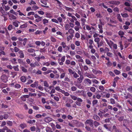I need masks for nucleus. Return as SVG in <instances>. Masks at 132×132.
Returning <instances> with one entry per match:
<instances>
[{"label":"nucleus","mask_w":132,"mask_h":132,"mask_svg":"<svg viewBox=\"0 0 132 132\" xmlns=\"http://www.w3.org/2000/svg\"><path fill=\"white\" fill-rule=\"evenodd\" d=\"M118 34L120 36L121 38H122L123 37V35H124V33L123 31L121 30H120L118 32Z\"/></svg>","instance_id":"dca6fc26"},{"label":"nucleus","mask_w":132,"mask_h":132,"mask_svg":"<svg viewBox=\"0 0 132 132\" xmlns=\"http://www.w3.org/2000/svg\"><path fill=\"white\" fill-rule=\"evenodd\" d=\"M27 23H25L21 26L20 27L21 28H23L27 27Z\"/></svg>","instance_id":"680f3d73"},{"label":"nucleus","mask_w":132,"mask_h":132,"mask_svg":"<svg viewBox=\"0 0 132 132\" xmlns=\"http://www.w3.org/2000/svg\"><path fill=\"white\" fill-rule=\"evenodd\" d=\"M73 101L69 98H67L65 100V106L67 108H70L71 106V104L73 103Z\"/></svg>","instance_id":"f257e3e1"},{"label":"nucleus","mask_w":132,"mask_h":132,"mask_svg":"<svg viewBox=\"0 0 132 132\" xmlns=\"http://www.w3.org/2000/svg\"><path fill=\"white\" fill-rule=\"evenodd\" d=\"M94 41L97 44L100 41V39L98 37L95 38L94 39Z\"/></svg>","instance_id":"864d4df0"},{"label":"nucleus","mask_w":132,"mask_h":132,"mask_svg":"<svg viewBox=\"0 0 132 132\" xmlns=\"http://www.w3.org/2000/svg\"><path fill=\"white\" fill-rule=\"evenodd\" d=\"M117 54L118 56L120 57V58L122 59L123 60H125V57L124 56H122L121 54V53L120 52H118L117 53Z\"/></svg>","instance_id":"5fc2aeb1"},{"label":"nucleus","mask_w":132,"mask_h":132,"mask_svg":"<svg viewBox=\"0 0 132 132\" xmlns=\"http://www.w3.org/2000/svg\"><path fill=\"white\" fill-rule=\"evenodd\" d=\"M110 94L109 93H106L105 95H103V97H106L107 98H109L110 97Z\"/></svg>","instance_id":"a19ab883"},{"label":"nucleus","mask_w":132,"mask_h":132,"mask_svg":"<svg viewBox=\"0 0 132 132\" xmlns=\"http://www.w3.org/2000/svg\"><path fill=\"white\" fill-rule=\"evenodd\" d=\"M34 16L35 18H37L35 20V21L36 22H38L41 21L42 17L40 16L37 14H35Z\"/></svg>","instance_id":"423d86ee"},{"label":"nucleus","mask_w":132,"mask_h":132,"mask_svg":"<svg viewBox=\"0 0 132 132\" xmlns=\"http://www.w3.org/2000/svg\"><path fill=\"white\" fill-rule=\"evenodd\" d=\"M94 124L95 127H97L100 124L99 122L96 121H95L94 122Z\"/></svg>","instance_id":"58836bf2"},{"label":"nucleus","mask_w":132,"mask_h":132,"mask_svg":"<svg viewBox=\"0 0 132 132\" xmlns=\"http://www.w3.org/2000/svg\"><path fill=\"white\" fill-rule=\"evenodd\" d=\"M68 71L70 75H72L74 73V72L71 69H68Z\"/></svg>","instance_id":"79ce46f5"},{"label":"nucleus","mask_w":132,"mask_h":132,"mask_svg":"<svg viewBox=\"0 0 132 132\" xmlns=\"http://www.w3.org/2000/svg\"><path fill=\"white\" fill-rule=\"evenodd\" d=\"M18 53L20 55L19 56V57L20 58H23L24 57V54L22 51L20 50Z\"/></svg>","instance_id":"9b49d317"},{"label":"nucleus","mask_w":132,"mask_h":132,"mask_svg":"<svg viewBox=\"0 0 132 132\" xmlns=\"http://www.w3.org/2000/svg\"><path fill=\"white\" fill-rule=\"evenodd\" d=\"M46 50V48L45 47H44L43 48H40V52L42 53H45Z\"/></svg>","instance_id":"c85d7f7f"},{"label":"nucleus","mask_w":132,"mask_h":132,"mask_svg":"<svg viewBox=\"0 0 132 132\" xmlns=\"http://www.w3.org/2000/svg\"><path fill=\"white\" fill-rule=\"evenodd\" d=\"M74 31V30L72 28L69 29L68 30V32L70 34H73Z\"/></svg>","instance_id":"5701e85b"},{"label":"nucleus","mask_w":132,"mask_h":132,"mask_svg":"<svg viewBox=\"0 0 132 132\" xmlns=\"http://www.w3.org/2000/svg\"><path fill=\"white\" fill-rule=\"evenodd\" d=\"M20 127L22 129H23L27 127V125L26 124L23 123L20 124Z\"/></svg>","instance_id":"a878e982"},{"label":"nucleus","mask_w":132,"mask_h":132,"mask_svg":"<svg viewBox=\"0 0 132 132\" xmlns=\"http://www.w3.org/2000/svg\"><path fill=\"white\" fill-rule=\"evenodd\" d=\"M1 14L4 15H7V12L3 9L2 7L0 8V14Z\"/></svg>","instance_id":"6e6552de"},{"label":"nucleus","mask_w":132,"mask_h":132,"mask_svg":"<svg viewBox=\"0 0 132 132\" xmlns=\"http://www.w3.org/2000/svg\"><path fill=\"white\" fill-rule=\"evenodd\" d=\"M29 97V95H24L21 96V98L22 100L24 102L26 100L27 98Z\"/></svg>","instance_id":"0eeeda50"},{"label":"nucleus","mask_w":132,"mask_h":132,"mask_svg":"<svg viewBox=\"0 0 132 132\" xmlns=\"http://www.w3.org/2000/svg\"><path fill=\"white\" fill-rule=\"evenodd\" d=\"M131 96L130 94L128 93L127 95L124 96V97L126 99H127L128 98H130Z\"/></svg>","instance_id":"49530a36"},{"label":"nucleus","mask_w":132,"mask_h":132,"mask_svg":"<svg viewBox=\"0 0 132 132\" xmlns=\"http://www.w3.org/2000/svg\"><path fill=\"white\" fill-rule=\"evenodd\" d=\"M125 10H127L129 12H132V9L130 7H126L125 8Z\"/></svg>","instance_id":"7c9ffc66"},{"label":"nucleus","mask_w":132,"mask_h":132,"mask_svg":"<svg viewBox=\"0 0 132 132\" xmlns=\"http://www.w3.org/2000/svg\"><path fill=\"white\" fill-rule=\"evenodd\" d=\"M10 19L12 20L16 19V17L14 16L13 14H11L10 16Z\"/></svg>","instance_id":"c9c22d12"},{"label":"nucleus","mask_w":132,"mask_h":132,"mask_svg":"<svg viewBox=\"0 0 132 132\" xmlns=\"http://www.w3.org/2000/svg\"><path fill=\"white\" fill-rule=\"evenodd\" d=\"M22 71L24 72H27V70L23 67H21Z\"/></svg>","instance_id":"8fccbe9b"},{"label":"nucleus","mask_w":132,"mask_h":132,"mask_svg":"<svg viewBox=\"0 0 132 132\" xmlns=\"http://www.w3.org/2000/svg\"><path fill=\"white\" fill-rule=\"evenodd\" d=\"M1 79L4 82H6L8 81V77L5 75H3L1 77Z\"/></svg>","instance_id":"39448f33"},{"label":"nucleus","mask_w":132,"mask_h":132,"mask_svg":"<svg viewBox=\"0 0 132 132\" xmlns=\"http://www.w3.org/2000/svg\"><path fill=\"white\" fill-rule=\"evenodd\" d=\"M36 122L35 120H30L27 122L28 123L30 124H32L33 123H35Z\"/></svg>","instance_id":"603ef678"},{"label":"nucleus","mask_w":132,"mask_h":132,"mask_svg":"<svg viewBox=\"0 0 132 132\" xmlns=\"http://www.w3.org/2000/svg\"><path fill=\"white\" fill-rule=\"evenodd\" d=\"M46 17L48 18H51L52 17V15L50 13H47L46 14Z\"/></svg>","instance_id":"ea45409f"},{"label":"nucleus","mask_w":132,"mask_h":132,"mask_svg":"<svg viewBox=\"0 0 132 132\" xmlns=\"http://www.w3.org/2000/svg\"><path fill=\"white\" fill-rule=\"evenodd\" d=\"M127 90L130 92L132 93V86H130L127 89Z\"/></svg>","instance_id":"774afa93"},{"label":"nucleus","mask_w":132,"mask_h":132,"mask_svg":"<svg viewBox=\"0 0 132 132\" xmlns=\"http://www.w3.org/2000/svg\"><path fill=\"white\" fill-rule=\"evenodd\" d=\"M63 49L61 46H60L57 49V50L60 52H61L62 51Z\"/></svg>","instance_id":"e2e57ef3"},{"label":"nucleus","mask_w":132,"mask_h":132,"mask_svg":"<svg viewBox=\"0 0 132 132\" xmlns=\"http://www.w3.org/2000/svg\"><path fill=\"white\" fill-rule=\"evenodd\" d=\"M28 52L30 53L31 56L32 57H34L36 56V54L35 53V50L33 49L30 48L28 50Z\"/></svg>","instance_id":"f03ea898"},{"label":"nucleus","mask_w":132,"mask_h":132,"mask_svg":"<svg viewBox=\"0 0 132 132\" xmlns=\"http://www.w3.org/2000/svg\"><path fill=\"white\" fill-rule=\"evenodd\" d=\"M42 22L44 24L46 25V23H48V21L47 19H43Z\"/></svg>","instance_id":"393cba45"},{"label":"nucleus","mask_w":132,"mask_h":132,"mask_svg":"<svg viewBox=\"0 0 132 132\" xmlns=\"http://www.w3.org/2000/svg\"><path fill=\"white\" fill-rule=\"evenodd\" d=\"M82 102L83 100L81 98L78 97V99L76 101L75 103L77 105L80 107L81 106Z\"/></svg>","instance_id":"20e7f679"},{"label":"nucleus","mask_w":132,"mask_h":132,"mask_svg":"<svg viewBox=\"0 0 132 132\" xmlns=\"http://www.w3.org/2000/svg\"><path fill=\"white\" fill-rule=\"evenodd\" d=\"M50 39L51 41L53 42H56V39L52 36H51V37Z\"/></svg>","instance_id":"de8ad7c7"},{"label":"nucleus","mask_w":132,"mask_h":132,"mask_svg":"<svg viewBox=\"0 0 132 132\" xmlns=\"http://www.w3.org/2000/svg\"><path fill=\"white\" fill-rule=\"evenodd\" d=\"M85 124H88L91 127H93L94 125V122L91 119L87 120L85 122Z\"/></svg>","instance_id":"7ed1b4c3"},{"label":"nucleus","mask_w":132,"mask_h":132,"mask_svg":"<svg viewBox=\"0 0 132 132\" xmlns=\"http://www.w3.org/2000/svg\"><path fill=\"white\" fill-rule=\"evenodd\" d=\"M87 94L88 97H91L92 95L93 94L90 92H88L87 93Z\"/></svg>","instance_id":"338daca9"},{"label":"nucleus","mask_w":132,"mask_h":132,"mask_svg":"<svg viewBox=\"0 0 132 132\" xmlns=\"http://www.w3.org/2000/svg\"><path fill=\"white\" fill-rule=\"evenodd\" d=\"M117 18L119 20V21L120 22H121L122 21V19L121 18V16L120 14H118L117 15Z\"/></svg>","instance_id":"c756f323"},{"label":"nucleus","mask_w":132,"mask_h":132,"mask_svg":"<svg viewBox=\"0 0 132 132\" xmlns=\"http://www.w3.org/2000/svg\"><path fill=\"white\" fill-rule=\"evenodd\" d=\"M70 96L71 98L75 101L77 100L78 98L76 96L72 95H70Z\"/></svg>","instance_id":"412c9836"},{"label":"nucleus","mask_w":132,"mask_h":132,"mask_svg":"<svg viewBox=\"0 0 132 132\" xmlns=\"http://www.w3.org/2000/svg\"><path fill=\"white\" fill-rule=\"evenodd\" d=\"M66 10L72 12L73 11V10L72 8L68 7L66 6H64Z\"/></svg>","instance_id":"a211bd4d"},{"label":"nucleus","mask_w":132,"mask_h":132,"mask_svg":"<svg viewBox=\"0 0 132 132\" xmlns=\"http://www.w3.org/2000/svg\"><path fill=\"white\" fill-rule=\"evenodd\" d=\"M114 72L116 75H118L120 73V72L117 69L114 70Z\"/></svg>","instance_id":"c03bdc74"},{"label":"nucleus","mask_w":132,"mask_h":132,"mask_svg":"<svg viewBox=\"0 0 132 132\" xmlns=\"http://www.w3.org/2000/svg\"><path fill=\"white\" fill-rule=\"evenodd\" d=\"M83 78V76H80V77L77 79V82L79 84H80L82 82Z\"/></svg>","instance_id":"9d476101"},{"label":"nucleus","mask_w":132,"mask_h":132,"mask_svg":"<svg viewBox=\"0 0 132 132\" xmlns=\"http://www.w3.org/2000/svg\"><path fill=\"white\" fill-rule=\"evenodd\" d=\"M98 102V101L96 100H94L92 102V104L93 106L97 104Z\"/></svg>","instance_id":"a18cd8bd"},{"label":"nucleus","mask_w":132,"mask_h":132,"mask_svg":"<svg viewBox=\"0 0 132 132\" xmlns=\"http://www.w3.org/2000/svg\"><path fill=\"white\" fill-rule=\"evenodd\" d=\"M18 66L17 65L15 66H14L13 67L15 71H19V69L18 68Z\"/></svg>","instance_id":"bf43d9fd"},{"label":"nucleus","mask_w":132,"mask_h":132,"mask_svg":"<svg viewBox=\"0 0 132 132\" xmlns=\"http://www.w3.org/2000/svg\"><path fill=\"white\" fill-rule=\"evenodd\" d=\"M85 81H86L87 83L90 85L91 84V81L89 79L87 78L85 79Z\"/></svg>","instance_id":"473e14b6"},{"label":"nucleus","mask_w":132,"mask_h":132,"mask_svg":"<svg viewBox=\"0 0 132 132\" xmlns=\"http://www.w3.org/2000/svg\"><path fill=\"white\" fill-rule=\"evenodd\" d=\"M103 126L106 129L108 130H110V127L109 126L108 124L107 123L104 124Z\"/></svg>","instance_id":"aec40b11"},{"label":"nucleus","mask_w":132,"mask_h":132,"mask_svg":"<svg viewBox=\"0 0 132 132\" xmlns=\"http://www.w3.org/2000/svg\"><path fill=\"white\" fill-rule=\"evenodd\" d=\"M20 79L22 82H24L26 81L27 78L25 76H23L21 77Z\"/></svg>","instance_id":"f8f14e48"},{"label":"nucleus","mask_w":132,"mask_h":132,"mask_svg":"<svg viewBox=\"0 0 132 132\" xmlns=\"http://www.w3.org/2000/svg\"><path fill=\"white\" fill-rule=\"evenodd\" d=\"M52 119L50 117H46L44 119V121L48 123L51 121L52 120Z\"/></svg>","instance_id":"1a4fd4ad"},{"label":"nucleus","mask_w":132,"mask_h":132,"mask_svg":"<svg viewBox=\"0 0 132 132\" xmlns=\"http://www.w3.org/2000/svg\"><path fill=\"white\" fill-rule=\"evenodd\" d=\"M121 15L123 17H127L128 16V14L126 13H121Z\"/></svg>","instance_id":"69168bd1"},{"label":"nucleus","mask_w":132,"mask_h":132,"mask_svg":"<svg viewBox=\"0 0 132 132\" xmlns=\"http://www.w3.org/2000/svg\"><path fill=\"white\" fill-rule=\"evenodd\" d=\"M93 119L95 120L99 121L100 119V118L96 114H94L93 117Z\"/></svg>","instance_id":"ddd939ff"},{"label":"nucleus","mask_w":132,"mask_h":132,"mask_svg":"<svg viewBox=\"0 0 132 132\" xmlns=\"http://www.w3.org/2000/svg\"><path fill=\"white\" fill-rule=\"evenodd\" d=\"M38 92L39 93L37 95L39 97H40L42 96H44V95L45 94L44 93L40 91H39Z\"/></svg>","instance_id":"e433bc0d"},{"label":"nucleus","mask_w":132,"mask_h":132,"mask_svg":"<svg viewBox=\"0 0 132 132\" xmlns=\"http://www.w3.org/2000/svg\"><path fill=\"white\" fill-rule=\"evenodd\" d=\"M15 116L18 118L21 119H23L24 118V117L23 115L21 114L17 113L15 114Z\"/></svg>","instance_id":"6ab92c4d"},{"label":"nucleus","mask_w":132,"mask_h":132,"mask_svg":"<svg viewBox=\"0 0 132 132\" xmlns=\"http://www.w3.org/2000/svg\"><path fill=\"white\" fill-rule=\"evenodd\" d=\"M47 1L48 0H40V2L45 5H46L47 4Z\"/></svg>","instance_id":"f704fd0d"},{"label":"nucleus","mask_w":132,"mask_h":132,"mask_svg":"<svg viewBox=\"0 0 132 132\" xmlns=\"http://www.w3.org/2000/svg\"><path fill=\"white\" fill-rule=\"evenodd\" d=\"M98 27L99 29V32L101 34L103 33V28L102 26L101 25L99 24L98 25Z\"/></svg>","instance_id":"f3484780"},{"label":"nucleus","mask_w":132,"mask_h":132,"mask_svg":"<svg viewBox=\"0 0 132 132\" xmlns=\"http://www.w3.org/2000/svg\"><path fill=\"white\" fill-rule=\"evenodd\" d=\"M6 87V85L3 83H2L0 84V88H3Z\"/></svg>","instance_id":"6e6d98bb"},{"label":"nucleus","mask_w":132,"mask_h":132,"mask_svg":"<svg viewBox=\"0 0 132 132\" xmlns=\"http://www.w3.org/2000/svg\"><path fill=\"white\" fill-rule=\"evenodd\" d=\"M47 132H52V129L49 127H47L46 129Z\"/></svg>","instance_id":"cd10ccee"},{"label":"nucleus","mask_w":132,"mask_h":132,"mask_svg":"<svg viewBox=\"0 0 132 132\" xmlns=\"http://www.w3.org/2000/svg\"><path fill=\"white\" fill-rule=\"evenodd\" d=\"M75 36V37H76L77 38H79L80 37V35L79 33H78V32H77L76 33Z\"/></svg>","instance_id":"4d7b16f0"},{"label":"nucleus","mask_w":132,"mask_h":132,"mask_svg":"<svg viewBox=\"0 0 132 132\" xmlns=\"http://www.w3.org/2000/svg\"><path fill=\"white\" fill-rule=\"evenodd\" d=\"M7 124L10 126H12L13 123L12 122L10 121H7Z\"/></svg>","instance_id":"37998d69"},{"label":"nucleus","mask_w":132,"mask_h":132,"mask_svg":"<svg viewBox=\"0 0 132 132\" xmlns=\"http://www.w3.org/2000/svg\"><path fill=\"white\" fill-rule=\"evenodd\" d=\"M55 1H56L57 2V3L58 4L59 6L60 7H61L62 5V3L60 2L58 0H54Z\"/></svg>","instance_id":"052dcab7"},{"label":"nucleus","mask_w":132,"mask_h":132,"mask_svg":"<svg viewBox=\"0 0 132 132\" xmlns=\"http://www.w3.org/2000/svg\"><path fill=\"white\" fill-rule=\"evenodd\" d=\"M110 43H111V45H113V47L114 49L115 50H116L117 48V45L116 44H114V43L111 41H110Z\"/></svg>","instance_id":"4468645a"},{"label":"nucleus","mask_w":132,"mask_h":132,"mask_svg":"<svg viewBox=\"0 0 132 132\" xmlns=\"http://www.w3.org/2000/svg\"><path fill=\"white\" fill-rule=\"evenodd\" d=\"M104 42L102 40L100 41L97 44V47L99 48L100 47L102 46L103 45Z\"/></svg>","instance_id":"2eb2a0df"},{"label":"nucleus","mask_w":132,"mask_h":132,"mask_svg":"<svg viewBox=\"0 0 132 132\" xmlns=\"http://www.w3.org/2000/svg\"><path fill=\"white\" fill-rule=\"evenodd\" d=\"M110 103L111 104H114L116 103V101L113 98H111L110 99Z\"/></svg>","instance_id":"4c0bfd02"},{"label":"nucleus","mask_w":132,"mask_h":132,"mask_svg":"<svg viewBox=\"0 0 132 132\" xmlns=\"http://www.w3.org/2000/svg\"><path fill=\"white\" fill-rule=\"evenodd\" d=\"M53 71L51 70H47L45 72L43 73V74L45 75H47L49 73H51V72H52Z\"/></svg>","instance_id":"b1692460"},{"label":"nucleus","mask_w":132,"mask_h":132,"mask_svg":"<svg viewBox=\"0 0 132 132\" xmlns=\"http://www.w3.org/2000/svg\"><path fill=\"white\" fill-rule=\"evenodd\" d=\"M85 62L86 64L88 65L91 64L92 63L91 61L88 59H86Z\"/></svg>","instance_id":"bb28decb"},{"label":"nucleus","mask_w":132,"mask_h":132,"mask_svg":"<svg viewBox=\"0 0 132 132\" xmlns=\"http://www.w3.org/2000/svg\"><path fill=\"white\" fill-rule=\"evenodd\" d=\"M110 3L116 5H118L120 4V2L119 1H112L110 2Z\"/></svg>","instance_id":"4be33fe9"},{"label":"nucleus","mask_w":132,"mask_h":132,"mask_svg":"<svg viewBox=\"0 0 132 132\" xmlns=\"http://www.w3.org/2000/svg\"><path fill=\"white\" fill-rule=\"evenodd\" d=\"M75 44L77 46H78L80 45V42L78 41H76L75 42Z\"/></svg>","instance_id":"13d9d810"},{"label":"nucleus","mask_w":132,"mask_h":132,"mask_svg":"<svg viewBox=\"0 0 132 132\" xmlns=\"http://www.w3.org/2000/svg\"><path fill=\"white\" fill-rule=\"evenodd\" d=\"M65 73L64 72L61 74L60 75V78L61 79H63L64 78L65 76Z\"/></svg>","instance_id":"0e129e2a"},{"label":"nucleus","mask_w":132,"mask_h":132,"mask_svg":"<svg viewBox=\"0 0 132 132\" xmlns=\"http://www.w3.org/2000/svg\"><path fill=\"white\" fill-rule=\"evenodd\" d=\"M60 45L62 46L64 49L65 48V47L67 46L66 43L63 42H62L60 44Z\"/></svg>","instance_id":"2f4dec72"},{"label":"nucleus","mask_w":132,"mask_h":132,"mask_svg":"<svg viewBox=\"0 0 132 132\" xmlns=\"http://www.w3.org/2000/svg\"><path fill=\"white\" fill-rule=\"evenodd\" d=\"M109 49L107 47H105L104 48V53H107L108 52H109Z\"/></svg>","instance_id":"09e8293b"},{"label":"nucleus","mask_w":132,"mask_h":132,"mask_svg":"<svg viewBox=\"0 0 132 132\" xmlns=\"http://www.w3.org/2000/svg\"><path fill=\"white\" fill-rule=\"evenodd\" d=\"M65 29L66 30H69L70 28V25L68 24H66L65 25Z\"/></svg>","instance_id":"72a5a7b5"},{"label":"nucleus","mask_w":132,"mask_h":132,"mask_svg":"<svg viewBox=\"0 0 132 132\" xmlns=\"http://www.w3.org/2000/svg\"><path fill=\"white\" fill-rule=\"evenodd\" d=\"M120 79V78L119 77L117 76L116 77L114 78L113 81L117 82L118 81V80H119Z\"/></svg>","instance_id":"3c124183"}]
</instances>
